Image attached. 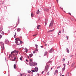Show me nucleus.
<instances>
[{
	"mask_svg": "<svg viewBox=\"0 0 76 76\" xmlns=\"http://www.w3.org/2000/svg\"><path fill=\"white\" fill-rule=\"evenodd\" d=\"M59 33L61 34V31H59Z\"/></svg>",
	"mask_w": 76,
	"mask_h": 76,
	"instance_id": "44",
	"label": "nucleus"
},
{
	"mask_svg": "<svg viewBox=\"0 0 76 76\" xmlns=\"http://www.w3.org/2000/svg\"><path fill=\"white\" fill-rule=\"evenodd\" d=\"M65 61V59L64 58L63 59L62 61Z\"/></svg>",
	"mask_w": 76,
	"mask_h": 76,
	"instance_id": "31",
	"label": "nucleus"
},
{
	"mask_svg": "<svg viewBox=\"0 0 76 76\" xmlns=\"http://www.w3.org/2000/svg\"><path fill=\"white\" fill-rule=\"evenodd\" d=\"M30 61L31 62H32V60L30 59Z\"/></svg>",
	"mask_w": 76,
	"mask_h": 76,
	"instance_id": "37",
	"label": "nucleus"
},
{
	"mask_svg": "<svg viewBox=\"0 0 76 76\" xmlns=\"http://www.w3.org/2000/svg\"><path fill=\"white\" fill-rule=\"evenodd\" d=\"M16 40L15 43L16 44H17V45H20V43L19 42V41H20V39L17 38L15 39Z\"/></svg>",
	"mask_w": 76,
	"mask_h": 76,
	"instance_id": "1",
	"label": "nucleus"
},
{
	"mask_svg": "<svg viewBox=\"0 0 76 76\" xmlns=\"http://www.w3.org/2000/svg\"><path fill=\"white\" fill-rule=\"evenodd\" d=\"M31 64V66H34V63H32Z\"/></svg>",
	"mask_w": 76,
	"mask_h": 76,
	"instance_id": "18",
	"label": "nucleus"
},
{
	"mask_svg": "<svg viewBox=\"0 0 76 76\" xmlns=\"http://www.w3.org/2000/svg\"><path fill=\"white\" fill-rule=\"evenodd\" d=\"M62 70H63V71H64V70H65V67H64V68H63Z\"/></svg>",
	"mask_w": 76,
	"mask_h": 76,
	"instance_id": "32",
	"label": "nucleus"
},
{
	"mask_svg": "<svg viewBox=\"0 0 76 76\" xmlns=\"http://www.w3.org/2000/svg\"><path fill=\"white\" fill-rule=\"evenodd\" d=\"M35 46L36 48H38V46L37 45H36Z\"/></svg>",
	"mask_w": 76,
	"mask_h": 76,
	"instance_id": "29",
	"label": "nucleus"
},
{
	"mask_svg": "<svg viewBox=\"0 0 76 76\" xmlns=\"http://www.w3.org/2000/svg\"><path fill=\"white\" fill-rule=\"evenodd\" d=\"M69 15H71V14L70 13H69Z\"/></svg>",
	"mask_w": 76,
	"mask_h": 76,
	"instance_id": "49",
	"label": "nucleus"
},
{
	"mask_svg": "<svg viewBox=\"0 0 76 76\" xmlns=\"http://www.w3.org/2000/svg\"><path fill=\"white\" fill-rule=\"evenodd\" d=\"M54 29H53L51 30H49V31H48V33H50V32H53Z\"/></svg>",
	"mask_w": 76,
	"mask_h": 76,
	"instance_id": "6",
	"label": "nucleus"
},
{
	"mask_svg": "<svg viewBox=\"0 0 76 76\" xmlns=\"http://www.w3.org/2000/svg\"><path fill=\"white\" fill-rule=\"evenodd\" d=\"M62 76H64V75H62Z\"/></svg>",
	"mask_w": 76,
	"mask_h": 76,
	"instance_id": "58",
	"label": "nucleus"
},
{
	"mask_svg": "<svg viewBox=\"0 0 76 76\" xmlns=\"http://www.w3.org/2000/svg\"><path fill=\"white\" fill-rule=\"evenodd\" d=\"M41 27V25H38V26H37V29H39V27Z\"/></svg>",
	"mask_w": 76,
	"mask_h": 76,
	"instance_id": "10",
	"label": "nucleus"
},
{
	"mask_svg": "<svg viewBox=\"0 0 76 76\" xmlns=\"http://www.w3.org/2000/svg\"><path fill=\"white\" fill-rule=\"evenodd\" d=\"M41 47L42 48H43V46H41Z\"/></svg>",
	"mask_w": 76,
	"mask_h": 76,
	"instance_id": "50",
	"label": "nucleus"
},
{
	"mask_svg": "<svg viewBox=\"0 0 76 76\" xmlns=\"http://www.w3.org/2000/svg\"><path fill=\"white\" fill-rule=\"evenodd\" d=\"M14 69H16V64L14 65Z\"/></svg>",
	"mask_w": 76,
	"mask_h": 76,
	"instance_id": "14",
	"label": "nucleus"
},
{
	"mask_svg": "<svg viewBox=\"0 0 76 76\" xmlns=\"http://www.w3.org/2000/svg\"><path fill=\"white\" fill-rule=\"evenodd\" d=\"M31 17H33L34 16V14H33V13H31Z\"/></svg>",
	"mask_w": 76,
	"mask_h": 76,
	"instance_id": "28",
	"label": "nucleus"
},
{
	"mask_svg": "<svg viewBox=\"0 0 76 76\" xmlns=\"http://www.w3.org/2000/svg\"><path fill=\"white\" fill-rule=\"evenodd\" d=\"M5 42H6V44H7V43H8V42H9V41H8L7 40H6L5 41Z\"/></svg>",
	"mask_w": 76,
	"mask_h": 76,
	"instance_id": "19",
	"label": "nucleus"
},
{
	"mask_svg": "<svg viewBox=\"0 0 76 76\" xmlns=\"http://www.w3.org/2000/svg\"><path fill=\"white\" fill-rule=\"evenodd\" d=\"M44 73V72H42V74Z\"/></svg>",
	"mask_w": 76,
	"mask_h": 76,
	"instance_id": "48",
	"label": "nucleus"
},
{
	"mask_svg": "<svg viewBox=\"0 0 76 76\" xmlns=\"http://www.w3.org/2000/svg\"><path fill=\"white\" fill-rule=\"evenodd\" d=\"M1 34H2V35H4V33L3 32H2Z\"/></svg>",
	"mask_w": 76,
	"mask_h": 76,
	"instance_id": "35",
	"label": "nucleus"
},
{
	"mask_svg": "<svg viewBox=\"0 0 76 76\" xmlns=\"http://www.w3.org/2000/svg\"><path fill=\"white\" fill-rule=\"evenodd\" d=\"M44 11L46 12H48L49 10L48 8H45L44 9Z\"/></svg>",
	"mask_w": 76,
	"mask_h": 76,
	"instance_id": "4",
	"label": "nucleus"
},
{
	"mask_svg": "<svg viewBox=\"0 0 76 76\" xmlns=\"http://www.w3.org/2000/svg\"><path fill=\"white\" fill-rule=\"evenodd\" d=\"M18 51L16 50H14V53H15V54L17 56V55H18Z\"/></svg>",
	"mask_w": 76,
	"mask_h": 76,
	"instance_id": "5",
	"label": "nucleus"
},
{
	"mask_svg": "<svg viewBox=\"0 0 76 76\" xmlns=\"http://www.w3.org/2000/svg\"><path fill=\"white\" fill-rule=\"evenodd\" d=\"M29 56H30V57H31L32 56H33V55L32 54H30L29 55Z\"/></svg>",
	"mask_w": 76,
	"mask_h": 76,
	"instance_id": "25",
	"label": "nucleus"
},
{
	"mask_svg": "<svg viewBox=\"0 0 76 76\" xmlns=\"http://www.w3.org/2000/svg\"><path fill=\"white\" fill-rule=\"evenodd\" d=\"M35 72H38V68L37 67H35Z\"/></svg>",
	"mask_w": 76,
	"mask_h": 76,
	"instance_id": "8",
	"label": "nucleus"
},
{
	"mask_svg": "<svg viewBox=\"0 0 76 76\" xmlns=\"http://www.w3.org/2000/svg\"><path fill=\"white\" fill-rule=\"evenodd\" d=\"M56 1H57V2L58 3V0H56Z\"/></svg>",
	"mask_w": 76,
	"mask_h": 76,
	"instance_id": "53",
	"label": "nucleus"
},
{
	"mask_svg": "<svg viewBox=\"0 0 76 76\" xmlns=\"http://www.w3.org/2000/svg\"><path fill=\"white\" fill-rule=\"evenodd\" d=\"M20 43V44H22L23 42L21 41H20H20H18Z\"/></svg>",
	"mask_w": 76,
	"mask_h": 76,
	"instance_id": "17",
	"label": "nucleus"
},
{
	"mask_svg": "<svg viewBox=\"0 0 76 76\" xmlns=\"http://www.w3.org/2000/svg\"><path fill=\"white\" fill-rule=\"evenodd\" d=\"M26 61H27V62L28 61L27 60H26Z\"/></svg>",
	"mask_w": 76,
	"mask_h": 76,
	"instance_id": "51",
	"label": "nucleus"
},
{
	"mask_svg": "<svg viewBox=\"0 0 76 76\" xmlns=\"http://www.w3.org/2000/svg\"><path fill=\"white\" fill-rule=\"evenodd\" d=\"M48 67H49V66L48 65L45 66V71L46 72H47L48 70Z\"/></svg>",
	"mask_w": 76,
	"mask_h": 76,
	"instance_id": "2",
	"label": "nucleus"
},
{
	"mask_svg": "<svg viewBox=\"0 0 76 76\" xmlns=\"http://www.w3.org/2000/svg\"><path fill=\"white\" fill-rule=\"evenodd\" d=\"M1 48H2V50H4V46L3 47V46H1Z\"/></svg>",
	"mask_w": 76,
	"mask_h": 76,
	"instance_id": "23",
	"label": "nucleus"
},
{
	"mask_svg": "<svg viewBox=\"0 0 76 76\" xmlns=\"http://www.w3.org/2000/svg\"><path fill=\"white\" fill-rule=\"evenodd\" d=\"M32 72H35V70H32Z\"/></svg>",
	"mask_w": 76,
	"mask_h": 76,
	"instance_id": "39",
	"label": "nucleus"
},
{
	"mask_svg": "<svg viewBox=\"0 0 76 76\" xmlns=\"http://www.w3.org/2000/svg\"><path fill=\"white\" fill-rule=\"evenodd\" d=\"M39 13V10H38L37 11V12L36 13H37V14H38Z\"/></svg>",
	"mask_w": 76,
	"mask_h": 76,
	"instance_id": "22",
	"label": "nucleus"
},
{
	"mask_svg": "<svg viewBox=\"0 0 76 76\" xmlns=\"http://www.w3.org/2000/svg\"><path fill=\"white\" fill-rule=\"evenodd\" d=\"M28 49H26V53H27L28 52Z\"/></svg>",
	"mask_w": 76,
	"mask_h": 76,
	"instance_id": "30",
	"label": "nucleus"
},
{
	"mask_svg": "<svg viewBox=\"0 0 76 76\" xmlns=\"http://www.w3.org/2000/svg\"><path fill=\"white\" fill-rule=\"evenodd\" d=\"M47 45L46 44H45V46H47Z\"/></svg>",
	"mask_w": 76,
	"mask_h": 76,
	"instance_id": "54",
	"label": "nucleus"
},
{
	"mask_svg": "<svg viewBox=\"0 0 76 76\" xmlns=\"http://www.w3.org/2000/svg\"><path fill=\"white\" fill-rule=\"evenodd\" d=\"M64 12H65V13H66V11H64Z\"/></svg>",
	"mask_w": 76,
	"mask_h": 76,
	"instance_id": "64",
	"label": "nucleus"
},
{
	"mask_svg": "<svg viewBox=\"0 0 76 76\" xmlns=\"http://www.w3.org/2000/svg\"><path fill=\"white\" fill-rule=\"evenodd\" d=\"M56 73H57H57H58V70H56L55 72V73H54V75H56Z\"/></svg>",
	"mask_w": 76,
	"mask_h": 76,
	"instance_id": "9",
	"label": "nucleus"
},
{
	"mask_svg": "<svg viewBox=\"0 0 76 76\" xmlns=\"http://www.w3.org/2000/svg\"><path fill=\"white\" fill-rule=\"evenodd\" d=\"M66 50V51H67V53H69V49L68 48H67Z\"/></svg>",
	"mask_w": 76,
	"mask_h": 76,
	"instance_id": "12",
	"label": "nucleus"
},
{
	"mask_svg": "<svg viewBox=\"0 0 76 76\" xmlns=\"http://www.w3.org/2000/svg\"><path fill=\"white\" fill-rule=\"evenodd\" d=\"M2 37V36L1 35H0V38H1V37Z\"/></svg>",
	"mask_w": 76,
	"mask_h": 76,
	"instance_id": "38",
	"label": "nucleus"
},
{
	"mask_svg": "<svg viewBox=\"0 0 76 76\" xmlns=\"http://www.w3.org/2000/svg\"><path fill=\"white\" fill-rule=\"evenodd\" d=\"M1 47H4V44L2 42H1Z\"/></svg>",
	"mask_w": 76,
	"mask_h": 76,
	"instance_id": "11",
	"label": "nucleus"
},
{
	"mask_svg": "<svg viewBox=\"0 0 76 76\" xmlns=\"http://www.w3.org/2000/svg\"><path fill=\"white\" fill-rule=\"evenodd\" d=\"M14 53V51H12L11 52V53Z\"/></svg>",
	"mask_w": 76,
	"mask_h": 76,
	"instance_id": "45",
	"label": "nucleus"
},
{
	"mask_svg": "<svg viewBox=\"0 0 76 76\" xmlns=\"http://www.w3.org/2000/svg\"><path fill=\"white\" fill-rule=\"evenodd\" d=\"M75 63H73L71 65V67H73V66H74V65H75Z\"/></svg>",
	"mask_w": 76,
	"mask_h": 76,
	"instance_id": "16",
	"label": "nucleus"
},
{
	"mask_svg": "<svg viewBox=\"0 0 76 76\" xmlns=\"http://www.w3.org/2000/svg\"><path fill=\"white\" fill-rule=\"evenodd\" d=\"M50 9H51V7H50Z\"/></svg>",
	"mask_w": 76,
	"mask_h": 76,
	"instance_id": "63",
	"label": "nucleus"
},
{
	"mask_svg": "<svg viewBox=\"0 0 76 76\" xmlns=\"http://www.w3.org/2000/svg\"><path fill=\"white\" fill-rule=\"evenodd\" d=\"M54 50H53V49H51L49 51V53H51L52 52H53Z\"/></svg>",
	"mask_w": 76,
	"mask_h": 76,
	"instance_id": "7",
	"label": "nucleus"
},
{
	"mask_svg": "<svg viewBox=\"0 0 76 76\" xmlns=\"http://www.w3.org/2000/svg\"><path fill=\"white\" fill-rule=\"evenodd\" d=\"M66 38H67V39L68 40V39H69V38H68L67 36H66Z\"/></svg>",
	"mask_w": 76,
	"mask_h": 76,
	"instance_id": "42",
	"label": "nucleus"
},
{
	"mask_svg": "<svg viewBox=\"0 0 76 76\" xmlns=\"http://www.w3.org/2000/svg\"><path fill=\"white\" fill-rule=\"evenodd\" d=\"M47 23H46V22H45V26H46V25H47Z\"/></svg>",
	"mask_w": 76,
	"mask_h": 76,
	"instance_id": "43",
	"label": "nucleus"
},
{
	"mask_svg": "<svg viewBox=\"0 0 76 76\" xmlns=\"http://www.w3.org/2000/svg\"><path fill=\"white\" fill-rule=\"evenodd\" d=\"M38 49L36 48V49H35V51H38Z\"/></svg>",
	"mask_w": 76,
	"mask_h": 76,
	"instance_id": "33",
	"label": "nucleus"
},
{
	"mask_svg": "<svg viewBox=\"0 0 76 76\" xmlns=\"http://www.w3.org/2000/svg\"><path fill=\"white\" fill-rule=\"evenodd\" d=\"M1 31H1H2V30H0V31Z\"/></svg>",
	"mask_w": 76,
	"mask_h": 76,
	"instance_id": "57",
	"label": "nucleus"
},
{
	"mask_svg": "<svg viewBox=\"0 0 76 76\" xmlns=\"http://www.w3.org/2000/svg\"><path fill=\"white\" fill-rule=\"evenodd\" d=\"M47 52H45L44 54V56H45L47 55Z\"/></svg>",
	"mask_w": 76,
	"mask_h": 76,
	"instance_id": "13",
	"label": "nucleus"
},
{
	"mask_svg": "<svg viewBox=\"0 0 76 76\" xmlns=\"http://www.w3.org/2000/svg\"><path fill=\"white\" fill-rule=\"evenodd\" d=\"M73 55H69V56H70V57H73Z\"/></svg>",
	"mask_w": 76,
	"mask_h": 76,
	"instance_id": "34",
	"label": "nucleus"
},
{
	"mask_svg": "<svg viewBox=\"0 0 76 76\" xmlns=\"http://www.w3.org/2000/svg\"><path fill=\"white\" fill-rule=\"evenodd\" d=\"M23 75V74H20V76H22Z\"/></svg>",
	"mask_w": 76,
	"mask_h": 76,
	"instance_id": "36",
	"label": "nucleus"
},
{
	"mask_svg": "<svg viewBox=\"0 0 76 76\" xmlns=\"http://www.w3.org/2000/svg\"><path fill=\"white\" fill-rule=\"evenodd\" d=\"M60 8H61V9H62V10H63V8H62L60 7Z\"/></svg>",
	"mask_w": 76,
	"mask_h": 76,
	"instance_id": "56",
	"label": "nucleus"
},
{
	"mask_svg": "<svg viewBox=\"0 0 76 76\" xmlns=\"http://www.w3.org/2000/svg\"><path fill=\"white\" fill-rule=\"evenodd\" d=\"M16 57H14V59H12V61H15V60H16Z\"/></svg>",
	"mask_w": 76,
	"mask_h": 76,
	"instance_id": "26",
	"label": "nucleus"
},
{
	"mask_svg": "<svg viewBox=\"0 0 76 76\" xmlns=\"http://www.w3.org/2000/svg\"><path fill=\"white\" fill-rule=\"evenodd\" d=\"M20 31V28H19L17 29L18 32H19V31Z\"/></svg>",
	"mask_w": 76,
	"mask_h": 76,
	"instance_id": "15",
	"label": "nucleus"
},
{
	"mask_svg": "<svg viewBox=\"0 0 76 76\" xmlns=\"http://www.w3.org/2000/svg\"><path fill=\"white\" fill-rule=\"evenodd\" d=\"M16 33L15 32V35L14 36V38H15V37H16Z\"/></svg>",
	"mask_w": 76,
	"mask_h": 76,
	"instance_id": "24",
	"label": "nucleus"
},
{
	"mask_svg": "<svg viewBox=\"0 0 76 76\" xmlns=\"http://www.w3.org/2000/svg\"><path fill=\"white\" fill-rule=\"evenodd\" d=\"M63 32H64V30H63Z\"/></svg>",
	"mask_w": 76,
	"mask_h": 76,
	"instance_id": "62",
	"label": "nucleus"
},
{
	"mask_svg": "<svg viewBox=\"0 0 76 76\" xmlns=\"http://www.w3.org/2000/svg\"><path fill=\"white\" fill-rule=\"evenodd\" d=\"M52 69H53V68H51V70H52Z\"/></svg>",
	"mask_w": 76,
	"mask_h": 76,
	"instance_id": "55",
	"label": "nucleus"
},
{
	"mask_svg": "<svg viewBox=\"0 0 76 76\" xmlns=\"http://www.w3.org/2000/svg\"><path fill=\"white\" fill-rule=\"evenodd\" d=\"M1 4V3L0 2V5Z\"/></svg>",
	"mask_w": 76,
	"mask_h": 76,
	"instance_id": "61",
	"label": "nucleus"
},
{
	"mask_svg": "<svg viewBox=\"0 0 76 76\" xmlns=\"http://www.w3.org/2000/svg\"><path fill=\"white\" fill-rule=\"evenodd\" d=\"M64 67H65V66H66V64H64Z\"/></svg>",
	"mask_w": 76,
	"mask_h": 76,
	"instance_id": "46",
	"label": "nucleus"
},
{
	"mask_svg": "<svg viewBox=\"0 0 76 76\" xmlns=\"http://www.w3.org/2000/svg\"><path fill=\"white\" fill-rule=\"evenodd\" d=\"M60 66H59V67H58L57 68V69H60Z\"/></svg>",
	"mask_w": 76,
	"mask_h": 76,
	"instance_id": "41",
	"label": "nucleus"
},
{
	"mask_svg": "<svg viewBox=\"0 0 76 76\" xmlns=\"http://www.w3.org/2000/svg\"><path fill=\"white\" fill-rule=\"evenodd\" d=\"M60 33H58V35H60V34H59Z\"/></svg>",
	"mask_w": 76,
	"mask_h": 76,
	"instance_id": "52",
	"label": "nucleus"
},
{
	"mask_svg": "<svg viewBox=\"0 0 76 76\" xmlns=\"http://www.w3.org/2000/svg\"><path fill=\"white\" fill-rule=\"evenodd\" d=\"M50 75V72H48L47 73V75L48 76V75Z\"/></svg>",
	"mask_w": 76,
	"mask_h": 76,
	"instance_id": "21",
	"label": "nucleus"
},
{
	"mask_svg": "<svg viewBox=\"0 0 76 76\" xmlns=\"http://www.w3.org/2000/svg\"><path fill=\"white\" fill-rule=\"evenodd\" d=\"M35 51H34L33 52V53L34 54H35Z\"/></svg>",
	"mask_w": 76,
	"mask_h": 76,
	"instance_id": "47",
	"label": "nucleus"
},
{
	"mask_svg": "<svg viewBox=\"0 0 76 76\" xmlns=\"http://www.w3.org/2000/svg\"><path fill=\"white\" fill-rule=\"evenodd\" d=\"M69 76V73L67 72L66 75V76Z\"/></svg>",
	"mask_w": 76,
	"mask_h": 76,
	"instance_id": "27",
	"label": "nucleus"
},
{
	"mask_svg": "<svg viewBox=\"0 0 76 76\" xmlns=\"http://www.w3.org/2000/svg\"><path fill=\"white\" fill-rule=\"evenodd\" d=\"M36 35H37V34H35L34 35H33V37H34V36H36Z\"/></svg>",
	"mask_w": 76,
	"mask_h": 76,
	"instance_id": "40",
	"label": "nucleus"
},
{
	"mask_svg": "<svg viewBox=\"0 0 76 76\" xmlns=\"http://www.w3.org/2000/svg\"><path fill=\"white\" fill-rule=\"evenodd\" d=\"M53 26V22H51L49 24V28H52Z\"/></svg>",
	"mask_w": 76,
	"mask_h": 76,
	"instance_id": "3",
	"label": "nucleus"
},
{
	"mask_svg": "<svg viewBox=\"0 0 76 76\" xmlns=\"http://www.w3.org/2000/svg\"><path fill=\"white\" fill-rule=\"evenodd\" d=\"M49 63H51V61L49 62Z\"/></svg>",
	"mask_w": 76,
	"mask_h": 76,
	"instance_id": "60",
	"label": "nucleus"
},
{
	"mask_svg": "<svg viewBox=\"0 0 76 76\" xmlns=\"http://www.w3.org/2000/svg\"><path fill=\"white\" fill-rule=\"evenodd\" d=\"M20 60H22V58H23V57L21 56V57L20 58Z\"/></svg>",
	"mask_w": 76,
	"mask_h": 76,
	"instance_id": "20",
	"label": "nucleus"
},
{
	"mask_svg": "<svg viewBox=\"0 0 76 76\" xmlns=\"http://www.w3.org/2000/svg\"><path fill=\"white\" fill-rule=\"evenodd\" d=\"M28 58H29V56H28Z\"/></svg>",
	"mask_w": 76,
	"mask_h": 76,
	"instance_id": "59",
	"label": "nucleus"
}]
</instances>
